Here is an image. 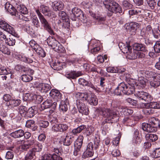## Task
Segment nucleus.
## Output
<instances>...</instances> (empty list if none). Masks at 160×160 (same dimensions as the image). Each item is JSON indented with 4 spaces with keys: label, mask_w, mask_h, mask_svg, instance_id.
Listing matches in <instances>:
<instances>
[{
    "label": "nucleus",
    "mask_w": 160,
    "mask_h": 160,
    "mask_svg": "<svg viewBox=\"0 0 160 160\" xmlns=\"http://www.w3.org/2000/svg\"><path fill=\"white\" fill-rule=\"evenodd\" d=\"M123 84L124 94L129 95L134 93L137 98L145 102H149L152 100L153 98L149 93L143 91H137L134 87L128 85L124 82Z\"/></svg>",
    "instance_id": "nucleus-1"
},
{
    "label": "nucleus",
    "mask_w": 160,
    "mask_h": 160,
    "mask_svg": "<svg viewBox=\"0 0 160 160\" xmlns=\"http://www.w3.org/2000/svg\"><path fill=\"white\" fill-rule=\"evenodd\" d=\"M99 113L103 117L106 118L102 123V127L103 128L102 131L105 132H108L110 129V123L112 122V119L118 116L117 114L112 110L107 108H101L99 109Z\"/></svg>",
    "instance_id": "nucleus-2"
},
{
    "label": "nucleus",
    "mask_w": 160,
    "mask_h": 160,
    "mask_svg": "<svg viewBox=\"0 0 160 160\" xmlns=\"http://www.w3.org/2000/svg\"><path fill=\"white\" fill-rule=\"evenodd\" d=\"M142 128L148 132H155L158 128H160V120L154 117L151 118L148 120V123L142 124Z\"/></svg>",
    "instance_id": "nucleus-3"
},
{
    "label": "nucleus",
    "mask_w": 160,
    "mask_h": 160,
    "mask_svg": "<svg viewBox=\"0 0 160 160\" xmlns=\"http://www.w3.org/2000/svg\"><path fill=\"white\" fill-rule=\"evenodd\" d=\"M103 3L109 12L115 13L122 12V9L119 5L112 0H105Z\"/></svg>",
    "instance_id": "nucleus-4"
},
{
    "label": "nucleus",
    "mask_w": 160,
    "mask_h": 160,
    "mask_svg": "<svg viewBox=\"0 0 160 160\" xmlns=\"http://www.w3.org/2000/svg\"><path fill=\"white\" fill-rule=\"evenodd\" d=\"M36 12L44 28L47 30L50 34L54 35V32L51 28L50 24L44 17L43 15L41 13L39 10H36Z\"/></svg>",
    "instance_id": "nucleus-5"
},
{
    "label": "nucleus",
    "mask_w": 160,
    "mask_h": 160,
    "mask_svg": "<svg viewBox=\"0 0 160 160\" xmlns=\"http://www.w3.org/2000/svg\"><path fill=\"white\" fill-rule=\"evenodd\" d=\"M133 49L136 50L137 59H141L145 57V55L142 52L138 51H145L146 50L144 45L138 43H135L133 45Z\"/></svg>",
    "instance_id": "nucleus-6"
},
{
    "label": "nucleus",
    "mask_w": 160,
    "mask_h": 160,
    "mask_svg": "<svg viewBox=\"0 0 160 160\" xmlns=\"http://www.w3.org/2000/svg\"><path fill=\"white\" fill-rule=\"evenodd\" d=\"M0 28L15 37H17L18 36V34L15 32L14 28L4 21L2 20L0 21Z\"/></svg>",
    "instance_id": "nucleus-7"
},
{
    "label": "nucleus",
    "mask_w": 160,
    "mask_h": 160,
    "mask_svg": "<svg viewBox=\"0 0 160 160\" xmlns=\"http://www.w3.org/2000/svg\"><path fill=\"white\" fill-rule=\"evenodd\" d=\"M58 16L63 20V27L68 29V31H69L70 26V20L69 16H67L65 12L62 11L59 12Z\"/></svg>",
    "instance_id": "nucleus-8"
},
{
    "label": "nucleus",
    "mask_w": 160,
    "mask_h": 160,
    "mask_svg": "<svg viewBox=\"0 0 160 160\" xmlns=\"http://www.w3.org/2000/svg\"><path fill=\"white\" fill-rule=\"evenodd\" d=\"M76 107L78 108L79 112L82 114L87 115L89 113V110L84 103L82 102L79 99L77 100Z\"/></svg>",
    "instance_id": "nucleus-9"
},
{
    "label": "nucleus",
    "mask_w": 160,
    "mask_h": 160,
    "mask_svg": "<svg viewBox=\"0 0 160 160\" xmlns=\"http://www.w3.org/2000/svg\"><path fill=\"white\" fill-rule=\"evenodd\" d=\"M72 13H71V19L72 21H75L77 19V17H83V19H84L85 17H84L83 14L80 9L77 7H75L72 9Z\"/></svg>",
    "instance_id": "nucleus-10"
},
{
    "label": "nucleus",
    "mask_w": 160,
    "mask_h": 160,
    "mask_svg": "<svg viewBox=\"0 0 160 160\" xmlns=\"http://www.w3.org/2000/svg\"><path fill=\"white\" fill-rule=\"evenodd\" d=\"M35 87L41 92L46 93L48 92L51 88L50 85L43 83H39Z\"/></svg>",
    "instance_id": "nucleus-11"
},
{
    "label": "nucleus",
    "mask_w": 160,
    "mask_h": 160,
    "mask_svg": "<svg viewBox=\"0 0 160 160\" xmlns=\"http://www.w3.org/2000/svg\"><path fill=\"white\" fill-rule=\"evenodd\" d=\"M57 105L56 102L52 103V100H47L44 102L41 105V108L44 109L49 108L51 107L52 108H56Z\"/></svg>",
    "instance_id": "nucleus-12"
},
{
    "label": "nucleus",
    "mask_w": 160,
    "mask_h": 160,
    "mask_svg": "<svg viewBox=\"0 0 160 160\" xmlns=\"http://www.w3.org/2000/svg\"><path fill=\"white\" fill-rule=\"evenodd\" d=\"M50 96L55 99L57 101L61 99V94L58 90L52 89L49 92Z\"/></svg>",
    "instance_id": "nucleus-13"
},
{
    "label": "nucleus",
    "mask_w": 160,
    "mask_h": 160,
    "mask_svg": "<svg viewBox=\"0 0 160 160\" xmlns=\"http://www.w3.org/2000/svg\"><path fill=\"white\" fill-rule=\"evenodd\" d=\"M64 4L61 1H54L52 3V7L53 10L55 11L62 10Z\"/></svg>",
    "instance_id": "nucleus-14"
},
{
    "label": "nucleus",
    "mask_w": 160,
    "mask_h": 160,
    "mask_svg": "<svg viewBox=\"0 0 160 160\" xmlns=\"http://www.w3.org/2000/svg\"><path fill=\"white\" fill-rule=\"evenodd\" d=\"M47 42L48 45L54 50L59 43L54 38L52 37L48 38L47 39Z\"/></svg>",
    "instance_id": "nucleus-15"
},
{
    "label": "nucleus",
    "mask_w": 160,
    "mask_h": 160,
    "mask_svg": "<svg viewBox=\"0 0 160 160\" xmlns=\"http://www.w3.org/2000/svg\"><path fill=\"white\" fill-rule=\"evenodd\" d=\"M50 65L52 68L54 70L59 71L63 68V63L58 60L55 61L54 62L51 63Z\"/></svg>",
    "instance_id": "nucleus-16"
},
{
    "label": "nucleus",
    "mask_w": 160,
    "mask_h": 160,
    "mask_svg": "<svg viewBox=\"0 0 160 160\" xmlns=\"http://www.w3.org/2000/svg\"><path fill=\"white\" fill-rule=\"evenodd\" d=\"M24 131L22 129H19L11 133L10 136L15 138H20L24 136Z\"/></svg>",
    "instance_id": "nucleus-17"
},
{
    "label": "nucleus",
    "mask_w": 160,
    "mask_h": 160,
    "mask_svg": "<svg viewBox=\"0 0 160 160\" xmlns=\"http://www.w3.org/2000/svg\"><path fill=\"white\" fill-rule=\"evenodd\" d=\"M26 126L31 129L33 131L38 130V126L36 125L35 122L33 120H28L27 121Z\"/></svg>",
    "instance_id": "nucleus-18"
},
{
    "label": "nucleus",
    "mask_w": 160,
    "mask_h": 160,
    "mask_svg": "<svg viewBox=\"0 0 160 160\" xmlns=\"http://www.w3.org/2000/svg\"><path fill=\"white\" fill-rule=\"evenodd\" d=\"M123 82L120 83L115 89L114 93L117 95H121L122 93L124 94Z\"/></svg>",
    "instance_id": "nucleus-19"
},
{
    "label": "nucleus",
    "mask_w": 160,
    "mask_h": 160,
    "mask_svg": "<svg viewBox=\"0 0 160 160\" xmlns=\"http://www.w3.org/2000/svg\"><path fill=\"white\" fill-rule=\"evenodd\" d=\"M138 24L136 22H131L129 24L128 26H127L126 29L128 30L129 31L132 32L134 33L136 30L138 28Z\"/></svg>",
    "instance_id": "nucleus-20"
},
{
    "label": "nucleus",
    "mask_w": 160,
    "mask_h": 160,
    "mask_svg": "<svg viewBox=\"0 0 160 160\" xmlns=\"http://www.w3.org/2000/svg\"><path fill=\"white\" fill-rule=\"evenodd\" d=\"M83 138L82 136L78 137L74 143V149H80L82 145Z\"/></svg>",
    "instance_id": "nucleus-21"
},
{
    "label": "nucleus",
    "mask_w": 160,
    "mask_h": 160,
    "mask_svg": "<svg viewBox=\"0 0 160 160\" xmlns=\"http://www.w3.org/2000/svg\"><path fill=\"white\" fill-rule=\"evenodd\" d=\"M83 138L82 136L78 137L74 143V149H80L82 145Z\"/></svg>",
    "instance_id": "nucleus-22"
},
{
    "label": "nucleus",
    "mask_w": 160,
    "mask_h": 160,
    "mask_svg": "<svg viewBox=\"0 0 160 160\" xmlns=\"http://www.w3.org/2000/svg\"><path fill=\"white\" fill-rule=\"evenodd\" d=\"M133 118L131 116H126L123 118L122 120L123 123L126 125L132 126L133 125Z\"/></svg>",
    "instance_id": "nucleus-23"
},
{
    "label": "nucleus",
    "mask_w": 160,
    "mask_h": 160,
    "mask_svg": "<svg viewBox=\"0 0 160 160\" xmlns=\"http://www.w3.org/2000/svg\"><path fill=\"white\" fill-rule=\"evenodd\" d=\"M17 9L19 14H20V15L23 14L26 15L28 13L27 8L24 6L18 5L17 6Z\"/></svg>",
    "instance_id": "nucleus-24"
},
{
    "label": "nucleus",
    "mask_w": 160,
    "mask_h": 160,
    "mask_svg": "<svg viewBox=\"0 0 160 160\" xmlns=\"http://www.w3.org/2000/svg\"><path fill=\"white\" fill-rule=\"evenodd\" d=\"M28 108L23 105H21L18 108V112L20 115L23 117H25Z\"/></svg>",
    "instance_id": "nucleus-25"
},
{
    "label": "nucleus",
    "mask_w": 160,
    "mask_h": 160,
    "mask_svg": "<svg viewBox=\"0 0 160 160\" xmlns=\"http://www.w3.org/2000/svg\"><path fill=\"white\" fill-rule=\"evenodd\" d=\"M75 97L81 101H86L88 99V95L87 93H81L78 92L76 94Z\"/></svg>",
    "instance_id": "nucleus-26"
},
{
    "label": "nucleus",
    "mask_w": 160,
    "mask_h": 160,
    "mask_svg": "<svg viewBox=\"0 0 160 160\" xmlns=\"http://www.w3.org/2000/svg\"><path fill=\"white\" fill-rule=\"evenodd\" d=\"M88 102L91 105H96L98 103V99L96 96L92 94L89 96V98L88 99Z\"/></svg>",
    "instance_id": "nucleus-27"
},
{
    "label": "nucleus",
    "mask_w": 160,
    "mask_h": 160,
    "mask_svg": "<svg viewBox=\"0 0 160 160\" xmlns=\"http://www.w3.org/2000/svg\"><path fill=\"white\" fill-rule=\"evenodd\" d=\"M136 50L132 49L130 50L128 53L127 54L126 57L127 58L129 59H137V56H136Z\"/></svg>",
    "instance_id": "nucleus-28"
},
{
    "label": "nucleus",
    "mask_w": 160,
    "mask_h": 160,
    "mask_svg": "<svg viewBox=\"0 0 160 160\" xmlns=\"http://www.w3.org/2000/svg\"><path fill=\"white\" fill-rule=\"evenodd\" d=\"M133 142L136 144H139L141 142V139L139 137V133L137 130L134 131Z\"/></svg>",
    "instance_id": "nucleus-29"
},
{
    "label": "nucleus",
    "mask_w": 160,
    "mask_h": 160,
    "mask_svg": "<svg viewBox=\"0 0 160 160\" xmlns=\"http://www.w3.org/2000/svg\"><path fill=\"white\" fill-rule=\"evenodd\" d=\"M146 139L152 142L156 141L158 139L157 135L154 134H147L145 136Z\"/></svg>",
    "instance_id": "nucleus-30"
},
{
    "label": "nucleus",
    "mask_w": 160,
    "mask_h": 160,
    "mask_svg": "<svg viewBox=\"0 0 160 160\" xmlns=\"http://www.w3.org/2000/svg\"><path fill=\"white\" fill-rule=\"evenodd\" d=\"M121 44V43H119L118 45L120 49L122 50V52L123 53H126L127 54L130 50H132V47L130 45H127V46H126L124 45H123V47H121L120 48V45ZM121 46L122 47V45H121Z\"/></svg>",
    "instance_id": "nucleus-31"
},
{
    "label": "nucleus",
    "mask_w": 160,
    "mask_h": 160,
    "mask_svg": "<svg viewBox=\"0 0 160 160\" xmlns=\"http://www.w3.org/2000/svg\"><path fill=\"white\" fill-rule=\"evenodd\" d=\"M35 158V153L30 150L26 155L25 159V160H34Z\"/></svg>",
    "instance_id": "nucleus-32"
},
{
    "label": "nucleus",
    "mask_w": 160,
    "mask_h": 160,
    "mask_svg": "<svg viewBox=\"0 0 160 160\" xmlns=\"http://www.w3.org/2000/svg\"><path fill=\"white\" fill-rule=\"evenodd\" d=\"M40 8L41 12L44 14L45 15L48 16H50L49 13V9L48 7L42 5L40 6Z\"/></svg>",
    "instance_id": "nucleus-33"
},
{
    "label": "nucleus",
    "mask_w": 160,
    "mask_h": 160,
    "mask_svg": "<svg viewBox=\"0 0 160 160\" xmlns=\"http://www.w3.org/2000/svg\"><path fill=\"white\" fill-rule=\"evenodd\" d=\"M147 105H148V107L150 108L154 109L160 108V102H150V103H148Z\"/></svg>",
    "instance_id": "nucleus-34"
},
{
    "label": "nucleus",
    "mask_w": 160,
    "mask_h": 160,
    "mask_svg": "<svg viewBox=\"0 0 160 160\" xmlns=\"http://www.w3.org/2000/svg\"><path fill=\"white\" fill-rule=\"evenodd\" d=\"M34 94L32 93H26L23 96V100L25 101H31L34 99Z\"/></svg>",
    "instance_id": "nucleus-35"
},
{
    "label": "nucleus",
    "mask_w": 160,
    "mask_h": 160,
    "mask_svg": "<svg viewBox=\"0 0 160 160\" xmlns=\"http://www.w3.org/2000/svg\"><path fill=\"white\" fill-rule=\"evenodd\" d=\"M35 111L31 107L27 109L25 115V118H32L35 115Z\"/></svg>",
    "instance_id": "nucleus-36"
},
{
    "label": "nucleus",
    "mask_w": 160,
    "mask_h": 160,
    "mask_svg": "<svg viewBox=\"0 0 160 160\" xmlns=\"http://www.w3.org/2000/svg\"><path fill=\"white\" fill-rule=\"evenodd\" d=\"M16 42L14 37H10L5 39V43L10 46H13L15 45Z\"/></svg>",
    "instance_id": "nucleus-37"
},
{
    "label": "nucleus",
    "mask_w": 160,
    "mask_h": 160,
    "mask_svg": "<svg viewBox=\"0 0 160 160\" xmlns=\"http://www.w3.org/2000/svg\"><path fill=\"white\" fill-rule=\"evenodd\" d=\"M142 11V10L140 8H137L129 10V13L130 15H133L135 14L139 15L141 14Z\"/></svg>",
    "instance_id": "nucleus-38"
},
{
    "label": "nucleus",
    "mask_w": 160,
    "mask_h": 160,
    "mask_svg": "<svg viewBox=\"0 0 160 160\" xmlns=\"http://www.w3.org/2000/svg\"><path fill=\"white\" fill-rule=\"evenodd\" d=\"M21 102V101L20 99H12L9 101V104L12 107H15L19 105Z\"/></svg>",
    "instance_id": "nucleus-39"
},
{
    "label": "nucleus",
    "mask_w": 160,
    "mask_h": 160,
    "mask_svg": "<svg viewBox=\"0 0 160 160\" xmlns=\"http://www.w3.org/2000/svg\"><path fill=\"white\" fill-rule=\"evenodd\" d=\"M21 80L23 82H28L31 81L33 78L31 75L28 74H23L21 76Z\"/></svg>",
    "instance_id": "nucleus-40"
},
{
    "label": "nucleus",
    "mask_w": 160,
    "mask_h": 160,
    "mask_svg": "<svg viewBox=\"0 0 160 160\" xmlns=\"http://www.w3.org/2000/svg\"><path fill=\"white\" fill-rule=\"evenodd\" d=\"M148 6L152 10L154 9L157 5V3L155 0H146Z\"/></svg>",
    "instance_id": "nucleus-41"
},
{
    "label": "nucleus",
    "mask_w": 160,
    "mask_h": 160,
    "mask_svg": "<svg viewBox=\"0 0 160 160\" xmlns=\"http://www.w3.org/2000/svg\"><path fill=\"white\" fill-rule=\"evenodd\" d=\"M150 84L152 87L156 88L159 86L160 82L153 78V80L150 82Z\"/></svg>",
    "instance_id": "nucleus-42"
},
{
    "label": "nucleus",
    "mask_w": 160,
    "mask_h": 160,
    "mask_svg": "<svg viewBox=\"0 0 160 160\" xmlns=\"http://www.w3.org/2000/svg\"><path fill=\"white\" fill-rule=\"evenodd\" d=\"M93 152L92 151L87 149L82 156L83 158H87L92 157L93 155Z\"/></svg>",
    "instance_id": "nucleus-43"
},
{
    "label": "nucleus",
    "mask_w": 160,
    "mask_h": 160,
    "mask_svg": "<svg viewBox=\"0 0 160 160\" xmlns=\"http://www.w3.org/2000/svg\"><path fill=\"white\" fill-rule=\"evenodd\" d=\"M85 128V126L81 125L77 128L73 129L72 131V133L75 135L78 133H80L82 130L84 129Z\"/></svg>",
    "instance_id": "nucleus-44"
},
{
    "label": "nucleus",
    "mask_w": 160,
    "mask_h": 160,
    "mask_svg": "<svg viewBox=\"0 0 160 160\" xmlns=\"http://www.w3.org/2000/svg\"><path fill=\"white\" fill-rule=\"evenodd\" d=\"M95 15L93 16L94 18H95L97 21L99 23V24H103V22L105 21L106 18L104 16H102V15H99L94 17Z\"/></svg>",
    "instance_id": "nucleus-45"
},
{
    "label": "nucleus",
    "mask_w": 160,
    "mask_h": 160,
    "mask_svg": "<svg viewBox=\"0 0 160 160\" xmlns=\"http://www.w3.org/2000/svg\"><path fill=\"white\" fill-rule=\"evenodd\" d=\"M54 50L58 53H62L64 52L65 49L63 46L59 43Z\"/></svg>",
    "instance_id": "nucleus-46"
},
{
    "label": "nucleus",
    "mask_w": 160,
    "mask_h": 160,
    "mask_svg": "<svg viewBox=\"0 0 160 160\" xmlns=\"http://www.w3.org/2000/svg\"><path fill=\"white\" fill-rule=\"evenodd\" d=\"M42 148V145L40 144H38L36 145L35 147L32 149L31 150L33 152H34V153H35V152H39L41 150Z\"/></svg>",
    "instance_id": "nucleus-47"
},
{
    "label": "nucleus",
    "mask_w": 160,
    "mask_h": 160,
    "mask_svg": "<svg viewBox=\"0 0 160 160\" xmlns=\"http://www.w3.org/2000/svg\"><path fill=\"white\" fill-rule=\"evenodd\" d=\"M152 156L155 158L160 157V148H156L152 153Z\"/></svg>",
    "instance_id": "nucleus-48"
},
{
    "label": "nucleus",
    "mask_w": 160,
    "mask_h": 160,
    "mask_svg": "<svg viewBox=\"0 0 160 160\" xmlns=\"http://www.w3.org/2000/svg\"><path fill=\"white\" fill-rule=\"evenodd\" d=\"M153 31L151 26L148 25L146 28L144 35L145 36L148 37V35L149 36V35L151 34L152 32L153 33Z\"/></svg>",
    "instance_id": "nucleus-49"
},
{
    "label": "nucleus",
    "mask_w": 160,
    "mask_h": 160,
    "mask_svg": "<svg viewBox=\"0 0 160 160\" xmlns=\"http://www.w3.org/2000/svg\"><path fill=\"white\" fill-rule=\"evenodd\" d=\"M122 6L123 8L125 9H129L132 6V5L127 1H124L122 3Z\"/></svg>",
    "instance_id": "nucleus-50"
},
{
    "label": "nucleus",
    "mask_w": 160,
    "mask_h": 160,
    "mask_svg": "<svg viewBox=\"0 0 160 160\" xmlns=\"http://www.w3.org/2000/svg\"><path fill=\"white\" fill-rule=\"evenodd\" d=\"M11 72L10 70L8 68H2L0 69V74H1L7 75L10 74Z\"/></svg>",
    "instance_id": "nucleus-51"
},
{
    "label": "nucleus",
    "mask_w": 160,
    "mask_h": 160,
    "mask_svg": "<svg viewBox=\"0 0 160 160\" xmlns=\"http://www.w3.org/2000/svg\"><path fill=\"white\" fill-rule=\"evenodd\" d=\"M82 75L81 72H76L73 71L71 72V78L72 79L76 78L77 77Z\"/></svg>",
    "instance_id": "nucleus-52"
},
{
    "label": "nucleus",
    "mask_w": 160,
    "mask_h": 160,
    "mask_svg": "<svg viewBox=\"0 0 160 160\" xmlns=\"http://www.w3.org/2000/svg\"><path fill=\"white\" fill-rule=\"evenodd\" d=\"M125 101L133 106H136L138 102L137 100L130 98H128L125 99Z\"/></svg>",
    "instance_id": "nucleus-53"
},
{
    "label": "nucleus",
    "mask_w": 160,
    "mask_h": 160,
    "mask_svg": "<svg viewBox=\"0 0 160 160\" xmlns=\"http://www.w3.org/2000/svg\"><path fill=\"white\" fill-rule=\"evenodd\" d=\"M154 51L156 53L160 52V41H157L154 46Z\"/></svg>",
    "instance_id": "nucleus-54"
},
{
    "label": "nucleus",
    "mask_w": 160,
    "mask_h": 160,
    "mask_svg": "<svg viewBox=\"0 0 160 160\" xmlns=\"http://www.w3.org/2000/svg\"><path fill=\"white\" fill-rule=\"evenodd\" d=\"M122 111L123 113V114L126 116H128L131 115L133 112V110L131 109L127 108L122 109Z\"/></svg>",
    "instance_id": "nucleus-55"
},
{
    "label": "nucleus",
    "mask_w": 160,
    "mask_h": 160,
    "mask_svg": "<svg viewBox=\"0 0 160 160\" xmlns=\"http://www.w3.org/2000/svg\"><path fill=\"white\" fill-rule=\"evenodd\" d=\"M37 53L40 56L43 58L46 56V53L45 51L42 48H39L38 50L37 51Z\"/></svg>",
    "instance_id": "nucleus-56"
},
{
    "label": "nucleus",
    "mask_w": 160,
    "mask_h": 160,
    "mask_svg": "<svg viewBox=\"0 0 160 160\" xmlns=\"http://www.w3.org/2000/svg\"><path fill=\"white\" fill-rule=\"evenodd\" d=\"M127 81L128 83V85L131 86L133 87H134L135 85H137V83L135 81L132 79H127Z\"/></svg>",
    "instance_id": "nucleus-57"
},
{
    "label": "nucleus",
    "mask_w": 160,
    "mask_h": 160,
    "mask_svg": "<svg viewBox=\"0 0 160 160\" xmlns=\"http://www.w3.org/2000/svg\"><path fill=\"white\" fill-rule=\"evenodd\" d=\"M34 100L36 99V102L38 103H41L43 99V97L41 95H37L34 94Z\"/></svg>",
    "instance_id": "nucleus-58"
},
{
    "label": "nucleus",
    "mask_w": 160,
    "mask_h": 160,
    "mask_svg": "<svg viewBox=\"0 0 160 160\" xmlns=\"http://www.w3.org/2000/svg\"><path fill=\"white\" fill-rule=\"evenodd\" d=\"M49 122L46 121H42L39 122V125L41 127L46 128L49 125Z\"/></svg>",
    "instance_id": "nucleus-59"
},
{
    "label": "nucleus",
    "mask_w": 160,
    "mask_h": 160,
    "mask_svg": "<svg viewBox=\"0 0 160 160\" xmlns=\"http://www.w3.org/2000/svg\"><path fill=\"white\" fill-rule=\"evenodd\" d=\"M8 12L12 15L18 16L19 15V12L18 11L17 8L16 9L14 7L12 9L10 10Z\"/></svg>",
    "instance_id": "nucleus-60"
},
{
    "label": "nucleus",
    "mask_w": 160,
    "mask_h": 160,
    "mask_svg": "<svg viewBox=\"0 0 160 160\" xmlns=\"http://www.w3.org/2000/svg\"><path fill=\"white\" fill-rule=\"evenodd\" d=\"M52 155L51 154H45L42 157V160H53Z\"/></svg>",
    "instance_id": "nucleus-61"
},
{
    "label": "nucleus",
    "mask_w": 160,
    "mask_h": 160,
    "mask_svg": "<svg viewBox=\"0 0 160 160\" xmlns=\"http://www.w3.org/2000/svg\"><path fill=\"white\" fill-rule=\"evenodd\" d=\"M30 148L28 146L27 143H25L21 145L20 146V148L23 151H27Z\"/></svg>",
    "instance_id": "nucleus-62"
},
{
    "label": "nucleus",
    "mask_w": 160,
    "mask_h": 160,
    "mask_svg": "<svg viewBox=\"0 0 160 160\" xmlns=\"http://www.w3.org/2000/svg\"><path fill=\"white\" fill-rule=\"evenodd\" d=\"M49 121L51 124H56L58 122V120L56 117H54L50 115L49 116Z\"/></svg>",
    "instance_id": "nucleus-63"
},
{
    "label": "nucleus",
    "mask_w": 160,
    "mask_h": 160,
    "mask_svg": "<svg viewBox=\"0 0 160 160\" xmlns=\"http://www.w3.org/2000/svg\"><path fill=\"white\" fill-rule=\"evenodd\" d=\"M14 157L13 153L11 151H8L6 154V158L7 159H12Z\"/></svg>",
    "instance_id": "nucleus-64"
}]
</instances>
